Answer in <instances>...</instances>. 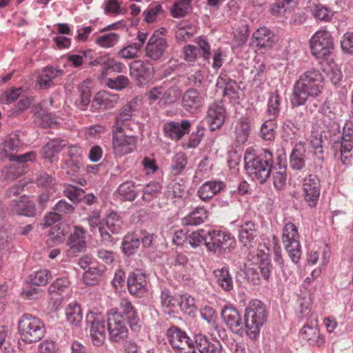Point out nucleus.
Masks as SVG:
<instances>
[{"instance_id": "nucleus-1", "label": "nucleus", "mask_w": 353, "mask_h": 353, "mask_svg": "<svg viewBox=\"0 0 353 353\" xmlns=\"http://www.w3.org/2000/svg\"><path fill=\"white\" fill-rule=\"evenodd\" d=\"M323 88V78L321 73L314 69L306 71L294 86L292 105L299 107L304 105L309 97H317Z\"/></svg>"}, {"instance_id": "nucleus-2", "label": "nucleus", "mask_w": 353, "mask_h": 353, "mask_svg": "<svg viewBox=\"0 0 353 353\" xmlns=\"http://www.w3.org/2000/svg\"><path fill=\"white\" fill-rule=\"evenodd\" d=\"M254 150L248 149L244 155V169L253 179L263 183L270 176L273 165L272 154L268 150L264 151V158L253 154Z\"/></svg>"}, {"instance_id": "nucleus-3", "label": "nucleus", "mask_w": 353, "mask_h": 353, "mask_svg": "<svg viewBox=\"0 0 353 353\" xmlns=\"http://www.w3.org/2000/svg\"><path fill=\"white\" fill-rule=\"evenodd\" d=\"M266 320L267 312L264 304L258 299L250 301L244 314V323L246 334L251 339H256L259 336Z\"/></svg>"}, {"instance_id": "nucleus-4", "label": "nucleus", "mask_w": 353, "mask_h": 353, "mask_svg": "<svg viewBox=\"0 0 353 353\" xmlns=\"http://www.w3.org/2000/svg\"><path fill=\"white\" fill-rule=\"evenodd\" d=\"M18 330L21 339L28 343L41 340L45 334L43 323L30 314H24L18 322Z\"/></svg>"}, {"instance_id": "nucleus-5", "label": "nucleus", "mask_w": 353, "mask_h": 353, "mask_svg": "<svg viewBox=\"0 0 353 353\" xmlns=\"http://www.w3.org/2000/svg\"><path fill=\"white\" fill-rule=\"evenodd\" d=\"M107 326L110 340L112 343L122 342L128 336L125 319L117 310L111 309L107 314Z\"/></svg>"}, {"instance_id": "nucleus-6", "label": "nucleus", "mask_w": 353, "mask_h": 353, "mask_svg": "<svg viewBox=\"0 0 353 353\" xmlns=\"http://www.w3.org/2000/svg\"><path fill=\"white\" fill-rule=\"evenodd\" d=\"M123 229L124 223L122 217L116 212H110L101 220V225L99 228L101 241L105 245L112 244L113 243L112 234H119Z\"/></svg>"}, {"instance_id": "nucleus-7", "label": "nucleus", "mask_w": 353, "mask_h": 353, "mask_svg": "<svg viewBox=\"0 0 353 353\" xmlns=\"http://www.w3.org/2000/svg\"><path fill=\"white\" fill-rule=\"evenodd\" d=\"M127 130L121 127L112 128V150L117 156L128 154L136 148L137 138Z\"/></svg>"}, {"instance_id": "nucleus-8", "label": "nucleus", "mask_w": 353, "mask_h": 353, "mask_svg": "<svg viewBox=\"0 0 353 353\" xmlns=\"http://www.w3.org/2000/svg\"><path fill=\"white\" fill-rule=\"evenodd\" d=\"M312 54L318 59H325L334 48L333 38L326 30L315 32L310 41Z\"/></svg>"}, {"instance_id": "nucleus-9", "label": "nucleus", "mask_w": 353, "mask_h": 353, "mask_svg": "<svg viewBox=\"0 0 353 353\" xmlns=\"http://www.w3.org/2000/svg\"><path fill=\"white\" fill-rule=\"evenodd\" d=\"M296 226L292 223L285 224L282 240L286 251L293 263H297L301 256V245Z\"/></svg>"}, {"instance_id": "nucleus-10", "label": "nucleus", "mask_w": 353, "mask_h": 353, "mask_svg": "<svg viewBox=\"0 0 353 353\" xmlns=\"http://www.w3.org/2000/svg\"><path fill=\"white\" fill-rule=\"evenodd\" d=\"M167 335L172 347L176 353H196L194 340L192 341L179 327L172 326L168 330Z\"/></svg>"}, {"instance_id": "nucleus-11", "label": "nucleus", "mask_w": 353, "mask_h": 353, "mask_svg": "<svg viewBox=\"0 0 353 353\" xmlns=\"http://www.w3.org/2000/svg\"><path fill=\"white\" fill-rule=\"evenodd\" d=\"M336 157H340L344 165L350 164L352 158L353 130L344 127L341 141H335L332 145Z\"/></svg>"}, {"instance_id": "nucleus-12", "label": "nucleus", "mask_w": 353, "mask_h": 353, "mask_svg": "<svg viewBox=\"0 0 353 353\" xmlns=\"http://www.w3.org/2000/svg\"><path fill=\"white\" fill-rule=\"evenodd\" d=\"M204 242L209 251L221 252L232 247L234 240L225 232L212 230L205 236Z\"/></svg>"}, {"instance_id": "nucleus-13", "label": "nucleus", "mask_w": 353, "mask_h": 353, "mask_svg": "<svg viewBox=\"0 0 353 353\" xmlns=\"http://www.w3.org/2000/svg\"><path fill=\"white\" fill-rule=\"evenodd\" d=\"M86 320L90 323V336L93 345H102L106 336L105 320L103 316L99 313L90 312L87 315Z\"/></svg>"}, {"instance_id": "nucleus-14", "label": "nucleus", "mask_w": 353, "mask_h": 353, "mask_svg": "<svg viewBox=\"0 0 353 353\" xmlns=\"http://www.w3.org/2000/svg\"><path fill=\"white\" fill-rule=\"evenodd\" d=\"M168 46L167 39L160 35L159 31H154L145 47V56L152 61H159L163 57Z\"/></svg>"}, {"instance_id": "nucleus-15", "label": "nucleus", "mask_w": 353, "mask_h": 353, "mask_svg": "<svg viewBox=\"0 0 353 353\" xmlns=\"http://www.w3.org/2000/svg\"><path fill=\"white\" fill-rule=\"evenodd\" d=\"M258 232L254 223L248 221L244 223V248L249 251L248 260L252 261V265L256 264L259 261L256 249Z\"/></svg>"}, {"instance_id": "nucleus-16", "label": "nucleus", "mask_w": 353, "mask_h": 353, "mask_svg": "<svg viewBox=\"0 0 353 353\" xmlns=\"http://www.w3.org/2000/svg\"><path fill=\"white\" fill-rule=\"evenodd\" d=\"M119 96L106 91H100L96 94L90 105L92 112H101L114 108L119 103Z\"/></svg>"}, {"instance_id": "nucleus-17", "label": "nucleus", "mask_w": 353, "mask_h": 353, "mask_svg": "<svg viewBox=\"0 0 353 353\" xmlns=\"http://www.w3.org/2000/svg\"><path fill=\"white\" fill-rule=\"evenodd\" d=\"M225 120V108L222 101H216L209 105L206 121L212 131L222 126Z\"/></svg>"}, {"instance_id": "nucleus-18", "label": "nucleus", "mask_w": 353, "mask_h": 353, "mask_svg": "<svg viewBox=\"0 0 353 353\" xmlns=\"http://www.w3.org/2000/svg\"><path fill=\"white\" fill-rule=\"evenodd\" d=\"M130 72L134 76L139 84H143L153 79L154 69L148 61L137 60L131 63Z\"/></svg>"}, {"instance_id": "nucleus-19", "label": "nucleus", "mask_w": 353, "mask_h": 353, "mask_svg": "<svg viewBox=\"0 0 353 353\" xmlns=\"http://www.w3.org/2000/svg\"><path fill=\"white\" fill-rule=\"evenodd\" d=\"M305 200L311 207L315 206L320 195V181L316 175L310 174L304 179Z\"/></svg>"}, {"instance_id": "nucleus-20", "label": "nucleus", "mask_w": 353, "mask_h": 353, "mask_svg": "<svg viewBox=\"0 0 353 353\" xmlns=\"http://www.w3.org/2000/svg\"><path fill=\"white\" fill-rule=\"evenodd\" d=\"M221 316L230 330L236 336L243 335V324L239 312L233 307H225L221 311Z\"/></svg>"}, {"instance_id": "nucleus-21", "label": "nucleus", "mask_w": 353, "mask_h": 353, "mask_svg": "<svg viewBox=\"0 0 353 353\" xmlns=\"http://www.w3.org/2000/svg\"><path fill=\"white\" fill-rule=\"evenodd\" d=\"M203 103V99L194 88L188 89L182 96L181 105L190 113L197 112Z\"/></svg>"}, {"instance_id": "nucleus-22", "label": "nucleus", "mask_w": 353, "mask_h": 353, "mask_svg": "<svg viewBox=\"0 0 353 353\" xmlns=\"http://www.w3.org/2000/svg\"><path fill=\"white\" fill-rule=\"evenodd\" d=\"M300 336L313 345L321 346L325 342L324 337L319 333L316 318L310 321V324L307 323L303 327Z\"/></svg>"}, {"instance_id": "nucleus-23", "label": "nucleus", "mask_w": 353, "mask_h": 353, "mask_svg": "<svg viewBox=\"0 0 353 353\" xmlns=\"http://www.w3.org/2000/svg\"><path fill=\"white\" fill-rule=\"evenodd\" d=\"M128 288L129 292L137 296H140L147 291L145 275L137 270L131 272L128 278Z\"/></svg>"}, {"instance_id": "nucleus-24", "label": "nucleus", "mask_w": 353, "mask_h": 353, "mask_svg": "<svg viewBox=\"0 0 353 353\" xmlns=\"http://www.w3.org/2000/svg\"><path fill=\"white\" fill-rule=\"evenodd\" d=\"M68 160L65 162L67 173L70 175L76 174L82 166L83 149L78 145H71L68 148Z\"/></svg>"}, {"instance_id": "nucleus-25", "label": "nucleus", "mask_w": 353, "mask_h": 353, "mask_svg": "<svg viewBox=\"0 0 353 353\" xmlns=\"http://www.w3.org/2000/svg\"><path fill=\"white\" fill-rule=\"evenodd\" d=\"M85 231L81 226H75L74 231L68 237L67 244L70 250L74 252H81L86 249Z\"/></svg>"}, {"instance_id": "nucleus-26", "label": "nucleus", "mask_w": 353, "mask_h": 353, "mask_svg": "<svg viewBox=\"0 0 353 353\" xmlns=\"http://www.w3.org/2000/svg\"><path fill=\"white\" fill-rule=\"evenodd\" d=\"M190 123L188 120L181 122L171 121L164 126V132L167 137L179 140L190 132Z\"/></svg>"}, {"instance_id": "nucleus-27", "label": "nucleus", "mask_w": 353, "mask_h": 353, "mask_svg": "<svg viewBox=\"0 0 353 353\" xmlns=\"http://www.w3.org/2000/svg\"><path fill=\"white\" fill-rule=\"evenodd\" d=\"M194 347L199 353H221L222 351L219 341L211 342L206 336L201 334L194 336Z\"/></svg>"}, {"instance_id": "nucleus-28", "label": "nucleus", "mask_w": 353, "mask_h": 353, "mask_svg": "<svg viewBox=\"0 0 353 353\" xmlns=\"http://www.w3.org/2000/svg\"><path fill=\"white\" fill-rule=\"evenodd\" d=\"M137 105V101L136 99H132L124 105L121 108L119 114L116 117L112 128L121 127L122 128L128 129V125L125 122L131 120Z\"/></svg>"}, {"instance_id": "nucleus-29", "label": "nucleus", "mask_w": 353, "mask_h": 353, "mask_svg": "<svg viewBox=\"0 0 353 353\" xmlns=\"http://www.w3.org/2000/svg\"><path fill=\"white\" fill-rule=\"evenodd\" d=\"M306 148L304 142L297 143L290 156V165L296 170H302L305 165Z\"/></svg>"}, {"instance_id": "nucleus-30", "label": "nucleus", "mask_w": 353, "mask_h": 353, "mask_svg": "<svg viewBox=\"0 0 353 353\" xmlns=\"http://www.w3.org/2000/svg\"><path fill=\"white\" fill-rule=\"evenodd\" d=\"M274 34L265 27H262L256 30L252 35L250 46L260 48H270L272 46Z\"/></svg>"}, {"instance_id": "nucleus-31", "label": "nucleus", "mask_w": 353, "mask_h": 353, "mask_svg": "<svg viewBox=\"0 0 353 353\" xmlns=\"http://www.w3.org/2000/svg\"><path fill=\"white\" fill-rule=\"evenodd\" d=\"M12 210L14 212L22 216H34L36 209L34 204L26 196L21 197L19 200L14 199L11 204Z\"/></svg>"}, {"instance_id": "nucleus-32", "label": "nucleus", "mask_w": 353, "mask_h": 353, "mask_svg": "<svg viewBox=\"0 0 353 353\" xmlns=\"http://www.w3.org/2000/svg\"><path fill=\"white\" fill-rule=\"evenodd\" d=\"M223 183L221 181H207L197 190V195L203 201H208L219 193L223 188Z\"/></svg>"}, {"instance_id": "nucleus-33", "label": "nucleus", "mask_w": 353, "mask_h": 353, "mask_svg": "<svg viewBox=\"0 0 353 353\" xmlns=\"http://www.w3.org/2000/svg\"><path fill=\"white\" fill-rule=\"evenodd\" d=\"M119 308L123 314L126 316L128 323L132 330L136 329L139 321L137 313L131 301L125 298L121 299L119 302Z\"/></svg>"}, {"instance_id": "nucleus-34", "label": "nucleus", "mask_w": 353, "mask_h": 353, "mask_svg": "<svg viewBox=\"0 0 353 353\" xmlns=\"http://www.w3.org/2000/svg\"><path fill=\"white\" fill-rule=\"evenodd\" d=\"M62 71L53 67H46L43 69L37 77V82L40 88L50 87L52 84V80L62 74Z\"/></svg>"}, {"instance_id": "nucleus-35", "label": "nucleus", "mask_w": 353, "mask_h": 353, "mask_svg": "<svg viewBox=\"0 0 353 353\" xmlns=\"http://www.w3.org/2000/svg\"><path fill=\"white\" fill-rule=\"evenodd\" d=\"M65 316L67 321L72 326L79 327L83 320L82 310L80 305L72 302L65 307Z\"/></svg>"}, {"instance_id": "nucleus-36", "label": "nucleus", "mask_w": 353, "mask_h": 353, "mask_svg": "<svg viewBox=\"0 0 353 353\" xmlns=\"http://www.w3.org/2000/svg\"><path fill=\"white\" fill-rule=\"evenodd\" d=\"M69 285L70 282L65 278L58 279L54 281L49 288V293L52 299H55L60 304L63 298V293L68 290Z\"/></svg>"}, {"instance_id": "nucleus-37", "label": "nucleus", "mask_w": 353, "mask_h": 353, "mask_svg": "<svg viewBox=\"0 0 353 353\" xmlns=\"http://www.w3.org/2000/svg\"><path fill=\"white\" fill-rule=\"evenodd\" d=\"M90 81L86 80L78 85V91L80 99L75 102L76 105L81 110H85L90 103L91 91L90 87Z\"/></svg>"}, {"instance_id": "nucleus-38", "label": "nucleus", "mask_w": 353, "mask_h": 353, "mask_svg": "<svg viewBox=\"0 0 353 353\" xmlns=\"http://www.w3.org/2000/svg\"><path fill=\"white\" fill-rule=\"evenodd\" d=\"M65 146V143L63 141L52 139L42 148L41 154L44 159L52 161L54 155L59 153Z\"/></svg>"}, {"instance_id": "nucleus-39", "label": "nucleus", "mask_w": 353, "mask_h": 353, "mask_svg": "<svg viewBox=\"0 0 353 353\" xmlns=\"http://www.w3.org/2000/svg\"><path fill=\"white\" fill-rule=\"evenodd\" d=\"M207 217V210L203 207H198L182 219V224L186 226L199 225L203 223Z\"/></svg>"}, {"instance_id": "nucleus-40", "label": "nucleus", "mask_w": 353, "mask_h": 353, "mask_svg": "<svg viewBox=\"0 0 353 353\" xmlns=\"http://www.w3.org/2000/svg\"><path fill=\"white\" fill-rule=\"evenodd\" d=\"M137 187L134 181H127L119 186L117 192L123 199L133 201L139 194Z\"/></svg>"}, {"instance_id": "nucleus-41", "label": "nucleus", "mask_w": 353, "mask_h": 353, "mask_svg": "<svg viewBox=\"0 0 353 353\" xmlns=\"http://www.w3.org/2000/svg\"><path fill=\"white\" fill-rule=\"evenodd\" d=\"M181 96V91L176 86H172L165 90L163 88L162 97L158 104L160 107H166L174 104Z\"/></svg>"}, {"instance_id": "nucleus-42", "label": "nucleus", "mask_w": 353, "mask_h": 353, "mask_svg": "<svg viewBox=\"0 0 353 353\" xmlns=\"http://www.w3.org/2000/svg\"><path fill=\"white\" fill-rule=\"evenodd\" d=\"M243 147L238 140L234 142L228 152V163L230 169H235L241 160Z\"/></svg>"}, {"instance_id": "nucleus-43", "label": "nucleus", "mask_w": 353, "mask_h": 353, "mask_svg": "<svg viewBox=\"0 0 353 353\" xmlns=\"http://www.w3.org/2000/svg\"><path fill=\"white\" fill-rule=\"evenodd\" d=\"M161 303L164 312L171 314L178 307L179 299L174 297L169 290H164L161 292Z\"/></svg>"}, {"instance_id": "nucleus-44", "label": "nucleus", "mask_w": 353, "mask_h": 353, "mask_svg": "<svg viewBox=\"0 0 353 353\" xmlns=\"http://www.w3.org/2000/svg\"><path fill=\"white\" fill-rule=\"evenodd\" d=\"M214 275L218 284L225 290L229 291L232 288V280L228 269L223 268L214 271Z\"/></svg>"}, {"instance_id": "nucleus-45", "label": "nucleus", "mask_w": 353, "mask_h": 353, "mask_svg": "<svg viewBox=\"0 0 353 353\" xmlns=\"http://www.w3.org/2000/svg\"><path fill=\"white\" fill-rule=\"evenodd\" d=\"M26 165H11L3 168L2 172L6 180L13 181L26 172Z\"/></svg>"}, {"instance_id": "nucleus-46", "label": "nucleus", "mask_w": 353, "mask_h": 353, "mask_svg": "<svg viewBox=\"0 0 353 353\" xmlns=\"http://www.w3.org/2000/svg\"><path fill=\"white\" fill-rule=\"evenodd\" d=\"M139 245V239L134 235L127 234L123 237L122 241V250L125 254L130 256L134 254Z\"/></svg>"}, {"instance_id": "nucleus-47", "label": "nucleus", "mask_w": 353, "mask_h": 353, "mask_svg": "<svg viewBox=\"0 0 353 353\" xmlns=\"http://www.w3.org/2000/svg\"><path fill=\"white\" fill-rule=\"evenodd\" d=\"M51 277L50 272L48 270H40L28 276V281L30 284L37 286L46 285Z\"/></svg>"}, {"instance_id": "nucleus-48", "label": "nucleus", "mask_w": 353, "mask_h": 353, "mask_svg": "<svg viewBox=\"0 0 353 353\" xmlns=\"http://www.w3.org/2000/svg\"><path fill=\"white\" fill-rule=\"evenodd\" d=\"M53 104L52 98L43 100L40 103L41 111L39 113L42 120V125L44 127L50 125L54 121V117L48 112V106H51Z\"/></svg>"}, {"instance_id": "nucleus-49", "label": "nucleus", "mask_w": 353, "mask_h": 353, "mask_svg": "<svg viewBox=\"0 0 353 353\" xmlns=\"http://www.w3.org/2000/svg\"><path fill=\"white\" fill-rule=\"evenodd\" d=\"M120 36L115 32L104 34L98 37L96 43L103 48H110L114 47L119 42Z\"/></svg>"}, {"instance_id": "nucleus-50", "label": "nucleus", "mask_w": 353, "mask_h": 353, "mask_svg": "<svg viewBox=\"0 0 353 353\" xmlns=\"http://www.w3.org/2000/svg\"><path fill=\"white\" fill-rule=\"evenodd\" d=\"M102 273L97 267L90 268L83 275V281L88 285H94L100 281Z\"/></svg>"}, {"instance_id": "nucleus-51", "label": "nucleus", "mask_w": 353, "mask_h": 353, "mask_svg": "<svg viewBox=\"0 0 353 353\" xmlns=\"http://www.w3.org/2000/svg\"><path fill=\"white\" fill-rule=\"evenodd\" d=\"M181 311L189 315L194 314L196 310L194 299L188 294H183L179 299V304Z\"/></svg>"}, {"instance_id": "nucleus-52", "label": "nucleus", "mask_w": 353, "mask_h": 353, "mask_svg": "<svg viewBox=\"0 0 353 353\" xmlns=\"http://www.w3.org/2000/svg\"><path fill=\"white\" fill-rule=\"evenodd\" d=\"M192 0H179L171 8L172 16L174 18L183 17L188 12Z\"/></svg>"}, {"instance_id": "nucleus-53", "label": "nucleus", "mask_w": 353, "mask_h": 353, "mask_svg": "<svg viewBox=\"0 0 353 353\" xmlns=\"http://www.w3.org/2000/svg\"><path fill=\"white\" fill-rule=\"evenodd\" d=\"M312 12L314 17L321 21H329L333 16V12L321 3L315 5Z\"/></svg>"}, {"instance_id": "nucleus-54", "label": "nucleus", "mask_w": 353, "mask_h": 353, "mask_svg": "<svg viewBox=\"0 0 353 353\" xmlns=\"http://www.w3.org/2000/svg\"><path fill=\"white\" fill-rule=\"evenodd\" d=\"M224 95L229 97L236 112L240 113L243 109L240 98L241 94L234 88L226 86L224 90Z\"/></svg>"}, {"instance_id": "nucleus-55", "label": "nucleus", "mask_w": 353, "mask_h": 353, "mask_svg": "<svg viewBox=\"0 0 353 353\" xmlns=\"http://www.w3.org/2000/svg\"><path fill=\"white\" fill-rule=\"evenodd\" d=\"M141 50L140 45H136L133 43L122 48L117 54L121 59H133L138 57V53Z\"/></svg>"}, {"instance_id": "nucleus-56", "label": "nucleus", "mask_w": 353, "mask_h": 353, "mask_svg": "<svg viewBox=\"0 0 353 353\" xmlns=\"http://www.w3.org/2000/svg\"><path fill=\"white\" fill-rule=\"evenodd\" d=\"M281 100L277 93L272 94L268 100L267 113L270 118L275 119L279 113Z\"/></svg>"}, {"instance_id": "nucleus-57", "label": "nucleus", "mask_w": 353, "mask_h": 353, "mask_svg": "<svg viewBox=\"0 0 353 353\" xmlns=\"http://www.w3.org/2000/svg\"><path fill=\"white\" fill-rule=\"evenodd\" d=\"M322 143L321 136L319 134H313L311 136L310 139V145L314 149V153L316 155L317 160L320 162L324 161Z\"/></svg>"}, {"instance_id": "nucleus-58", "label": "nucleus", "mask_w": 353, "mask_h": 353, "mask_svg": "<svg viewBox=\"0 0 353 353\" xmlns=\"http://www.w3.org/2000/svg\"><path fill=\"white\" fill-rule=\"evenodd\" d=\"M187 164V159L183 153H177L172 159L171 170L173 174L181 173Z\"/></svg>"}, {"instance_id": "nucleus-59", "label": "nucleus", "mask_w": 353, "mask_h": 353, "mask_svg": "<svg viewBox=\"0 0 353 353\" xmlns=\"http://www.w3.org/2000/svg\"><path fill=\"white\" fill-rule=\"evenodd\" d=\"M84 191L79 188L70 185L63 190V194L70 201L75 203L81 202L83 196Z\"/></svg>"}, {"instance_id": "nucleus-60", "label": "nucleus", "mask_w": 353, "mask_h": 353, "mask_svg": "<svg viewBox=\"0 0 353 353\" xmlns=\"http://www.w3.org/2000/svg\"><path fill=\"white\" fill-rule=\"evenodd\" d=\"M38 186L51 187L56 184L55 179L46 172H38L34 179Z\"/></svg>"}, {"instance_id": "nucleus-61", "label": "nucleus", "mask_w": 353, "mask_h": 353, "mask_svg": "<svg viewBox=\"0 0 353 353\" xmlns=\"http://www.w3.org/2000/svg\"><path fill=\"white\" fill-rule=\"evenodd\" d=\"M21 145V141L17 134H14L9 139L5 141L3 147V152L5 155L8 157V155L12 154L11 152L17 150Z\"/></svg>"}, {"instance_id": "nucleus-62", "label": "nucleus", "mask_w": 353, "mask_h": 353, "mask_svg": "<svg viewBox=\"0 0 353 353\" xmlns=\"http://www.w3.org/2000/svg\"><path fill=\"white\" fill-rule=\"evenodd\" d=\"M272 118L265 121L261 127V136L265 140H271L274 137V130L275 124Z\"/></svg>"}, {"instance_id": "nucleus-63", "label": "nucleus", "mask_w": 353, "mask_h": 353, "mask_svg": "<svg viewBox=\"0 0 353 353\" xmlns=\"http://www.w3.org/2000/svg\"><path fill=\"white\" fill-rule=\"evenodd\" d=\"M104 70H102V74L104 76L106 72L111 70L114 72H121L123 68V64L121 62L115 61L110 57L109 54H105Z\"/></svg>"}, {"instance_id": "nucleus-64", "label": "nucleus", "mask_w": 353, "mask_h": 353, "mask_svg": "<svg viewBox=\"0 0 353 353\" xmlns=\"http://www.w3.org/2000/svg\"><path fill=\"white\" fill-rule=\"evenodd\" d=\"M161 187L159 183L152 182L148 184L143 190V200L150 201L152 196L161 192Z\"/></svg>"}]
</instances>
